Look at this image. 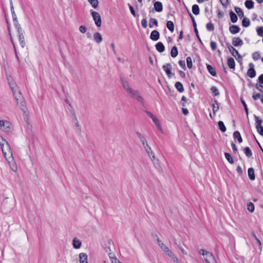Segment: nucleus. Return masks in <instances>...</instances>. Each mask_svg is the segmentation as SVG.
<instances>
[{
	"label": "nucleus",
	"instance_id": "obj_1",
	"mask_svg": "<svg viewBox=\"0 0 263 263\" xmlns=\"http://www.w3.org/2000/svg\"><path fill=\"white\" fill-rule=\"evenodd\" d=\"M1 147L4 156L8 162L10 163L11 161H13V158L12 156V153L11 151L10 146L8 142H7L4 144H2Z\"/></svg>",
	"mask_w": 263,
	"mask_h": 263
},
{
	"label": "nucleus",
	"instance_id": "obj_2",
	"mask_svg": "<svg viewBox=\"0 0 263 263\" xmlns=\"http://www.w3.org/2000/svg\"><path fill=\"white\" fill-rule=\"evenodd\" d=\"M13 93V96H14L17 104L20 105V107L21 109L25 111V103L24 101V98L21 92L18 89L15 90L14 91H12Z\"/></svg>",
	"mask_w": 263,
	"mask_h": 263
},
{
	"label": "nucleus",
	"instance_id": "obj_3",
	"mask_svg": "<svg viewBox=\"0 0 263 263\" xmlns=\"http://www.w3.org/2000/svg\"><path fill=\"white\" fill-rule=\"evenodd\" d=\"M199 254L204 256V260L207 263H217L213 254L204 249H201Z\"/></svg>",
	"mask_w": 263,
	"mask_h": 263
},
{
	"label": "nucleus",
	"instance_id": "obj_4",
	"mask_svg": "<svg viewBox=\"0 0 263 263\" xmlns=\"http://www.w3.org/2000/svg\"><path fill=\"white\" fill-rule=\"evenodd\" d=\"M13 209V206L12 203L7 201V200H4L2 204L1 207V211L3 213L5 214H8Z\"/></svg>",
	"mask_w": 263,
	"mask_h": 263
},
{
	"label": "nucleus",
	"instance_id": "obj_5",
	"mask_svg": "<svg viewBox=\"0 0 263 263\" xmlns=\"http://www.w3.org/2000/svg\"><path fill=\"white\" fill-rule=\"evenodd\" d=\"M129 95L132 98L137 100L141 104H144V99L138 90L133 89Z\"/></svg>",
	"mask_w": 263,
	"mask_h": 263
},
{
	"label": "nucleus",
	"instance_id": "obj_6",
	"mask_svg": "<svg viewBox=\"0 0 263 263\" xmlns=\"http://www.w3.org/2000/svg\"><path fill=\"white\" fill-rule=\"evenodd\" d=\"M254 118L256 123V128L258 133L261 136H263V127L261 126L262 120L255 115H254Z\"/></svg>",
	"mask_w": 263,
	"mask_h": 263
},
{
	"label": "nucleus",
	"instance_id": "obj_7",
	"mask_svg": "<svg viewBox=\"0 0 263 263\" xmlns=\"http://www.w3.org/2000/svg\"><path fill=\"white\" fill-rule=\"evenodd\" d=\"M91 13L96 26L100 27L101 26L102 22L101 16L99 13L95 11H91Z\"/></svg>",
	"mask_w": 263,
	"mask_h": 263
},
{
	"label": "nucleus",
	"instance_id": "obj_8",
	"mask_svg": "<svg viewBox=\"0 0 263 263\" xmlns=\"http://www.w3.org/2000/svg\"><path fill=\"white\" fill-rule=\"evenodd\" d=\"M226 45L229 51L234 57L236 58V55H237L238 58H241V57L238 51L232 45H231L229 43H227Z\"/></svg>",
	"mask_w": 263,
	"mask_h": 263
},
{
	"label": "nucleus",
	"instance_id": "obj_9",
	"mask_svg": "<svg viewBox=\"0 0 263 263\" xmlns=\"http://www.w3.org/2000/svg\"><path fill=\"white\" fill-rule=\"evenodd\" d=\"M172 67V65L170 63H167L165 65H164L162 66L163 69L165 71L167 77L169 78H172L173 77V76L174 75V74L171 71Z\"/></svg>",
	"mask_w": 263,
	"mask_h": 263
},
{
	"label": "nucleus",
	"instance_id": "obj_10",
	"mask_svg": "<svg viewBox=\"0 0 263 263\" xmlns=\"http://www.w3.org/2000/svg\"><path fill=\"white\" fill-rule=\"evenodd\" d=\"M249 69L247 71V75L251 78H253L256 76V72L254 69V65L252 63L249 64Z\"/></svg>",
	"mask_w": 263,
	"mask_h": 263
},
{
	"label": "nucleus",
	"instance_id": "obj_11",
	"mask_svg": "<svg viewBox=\"0 0 263 263\" xmlns=\"http://www.w3.org/2000/svg\"><path fill=\"white\" fill-rule=\"evenodd\" d=\"M243 44L242 40L239 37H234L232 39V45L235 47L241 46Z\"/></svg>",
	"mask_w": 263,
	"mask_h": 263
},
{
	"label": "nucleus",
	"instance_id": "obj_12",
	"mask_svg": "<svg viewBox=\"0 0 263 263\" xmlns=\"http://www.w3.org/2000/svg\"><path fill=\"white\" fill-rule=\"evenodd\" d=\"M17 32L18 33V40L20 43V45L22 48H24L25 46V37L23 34V32L22 30H19Z\"/></svg>",
	"mask_w": 263,
	"mask_h": 263
},
{
	"label": "nucleus",
	"instance_id": "obj_13",
	"mask_svg": "<svg viewBox=\"0 0 263 263\" xmlns=\"http://www.w3.org/2000/svg\"><path fill=\"white\" fill-rule=\"evenodd\" d=\"M121 83L125 90L128 94H129L132 91L133 89L130 87L128 82L121 79Z\"/></svg>",
	"mask_w": 263,
	"mask_h": 263
},
{
	"label": "nucleus",
	"instance_id": "obj_14",
	"mask_svg": "<svg viewBox=\"0 0 263 263\" xmlns=\"http://www.w3.org/2000/svg\"><path fill=\"white\" fill-rule=\"evenodd\" d=\"M147 114L152 119L153 121L155 124L157 128L160 130H161V126L159 123V120L151 112L147 111Z\"/></svg>",
	"mask_w": 263,
	"mask_h": 263
},
{
	"label": "nucleus",
	"instance_id": "obj_15",
	"mask_svg": "<svg viewBox=\"0 0 263 263\" xmlns=\"http://www.w3.org/2000/svg\"><path fill=\"white\" fill-rule=\"evenodd\" d=\"M160 36L159 32L157 30H153L152 31L150 35V39L153 41H157L159 40Z\"/></svg>",
	"mask_w": 263,
	"mask_h": 263
},
{
	"label": "nucleus",
	"instance_id": "obj_16",
	"mask_svg": "<svg viewBox=\"0 0 263 263\" xmlns=\"http://www.w3.org/2000/svg\"><path fill=\"white\" fill-rule=\"evenodd\" d=\"M240 30V27L236 25H233L230 26L229 27V31L233 34L238 33Z\"/></svg>",
	"mask_w": 263,
	"mask_h": 263
},
{
	"label": "nucleus",
	"instance_id": "obj_17",
	"mask_svg": "<svg viewBox=\"0 0 263 263\" xmlns=\"http://www.w3.org/2000/svg\"><path fill=\"white\" fill-rule=\"evenodd\" d=\"M154 9L155 10L158 12H161L163 10V6L161 2L157 1L154 4Z\"/></svg>",
	"mask_w": 263,
	"mask_h": 263
},
{
	"label": "nucleus",
	"instance_id": "obj_18",
	"mask_svg": "<svg viewBox=\"0 0 263 263\" xmlns=\"http://www.w3.org/2000/svg\"><path fill=\"white\" fill-rule=\"evenodd\" d=\"M136 134L137 136L138 137V138L139 139L141 143L142 144L143 146L144 145H145V144L147 143L146 140L145 138L144 137V136H143L140 132H136Z\"/></svg>",
	"mask_w": 263,
	"mask_h": 263
},
{
	"label": "nucleus",
	"instance_id": "obj_19",
	"mask_svg": "<svg viewBox=\"0 0 263 263\" xmlns=\"http://www.w3.org/2000/svg\"><path fill=\"white\" fill-rule=\"evenodd\" d=\"M1 130L5 132H9L11 130V123L7 121H5Z\"/></svg>",
	"mask_w": 263,
	"mask_h": 263
},
{
	"label": "nucleus",
	"instance_id": "obj_20",
	"mask_svg": "<svg viewBox=\"0 0 263 263\" xmlns=\"http://www.w3.org/2000/svg\"><path fill=\"white\" fill-rule=\"evenodd\" d=\"M93 39L96 43L99 44L102 41V37L99 32H96L93 35Z\"/></svg>",
	"mask_w": 263,
	"mask_h": 263
},
{
	"label": "nucleus",
	"instance_id": "obj_21",
	"mask_svg": "<svg viewBox=\"0 0 263 263\" xmlns=\"http://www.w3.org/2000/svg\"><path fill=\"white\" fill-rule=\"evenodd\" d=\"M72 245L74 248L78 249L81 247L82 243L81 241L77 238H74L73 239Z\"/></svg>",
	"mask_w": 263,
	"mask_h": 263
},
{
	"label": "nucleus",
	"instance_id": "obj_22",
	"mask_svg": "<svg viewBox=\"0 0 263 263\" xmlns=\"http://www.w3.org/2000/svg\"><path fill=\"white\" fill-rule=\"evenodd\" d=\"M206 68L209 72L214 77H216L217 74L215 69L210 65H206Z\"/></svg>",
	"mask_w": 263,
	"mask_h": 263
},
{
	"label": "nucleus",
	"instance_id": "obj_23",
	"mask_svg": "<svg viewBox=\"0 0 263 263\" xmlns=\"http://www.w3.org/2000/svg\"><path fill=\"white\" fill-rule=\"evenodd\" d=\"M228 65L231 69H235V63L233 58H229L228 59Z\"/></svg>",
	"mask_w": 263,
	"mask_h": 263
},
{
	"label": "nucleus",
	"instance_id": "obj_24",
	"mask_svg": "<svg viewBox=\"0 0 263 263\" xmlns=\"http://www.w3.org/2000/svg\"><path fill=\"white\" fill-rule=\"evenodd\" d=\"M233 137L234 139H237L238 142L240 143L242 142V139L238 131H235L233 133Z\"/></svg>",
	"mask_w": 263,
	"mask_h": 263
},
{
	"label": "nucleus",
	"instance_id": "obj_25",
	"mask_svg": "<svg viewBox=\"0 0 263 263\" xmlns=\"http://www.w3.org/2000/svg\"><path fill=\"white\" fill-rule=\"evenodd\" d=\"M157 50L159 52H162L165 50V47L161 42H158L155 45Z\"/></svg>",
	"mask_w": 263,
	"mask_h": 263
},
{
	"label": "nucleus",
	"instance_id": "obj_26",
	"mask_svg": "<svg viewBox=\"0 0 263 263\" xmlns=\"http://www.w3.org/2000/svg\"><path fill=\"white\" fill-rule=\"evenodd\" d=\"M248 173L250 179L251 180H254L255 178L254 169L252 167L249 168L248 171Z\"/></svg>",
	"mask_w": 263,
	"mask_h": 263
},
{
	"label": "nucleus",
	"instance_id": "obj_27",
	"mask_svg": "<svg viewBox=\"0 0 263 263\" xmlns=\"http://www.w3.org/2000/svg\"><path fill=\"white\" fill-rule=\"evenodd\" d=\"M80 263L87 261V255L85 253H81L79 254Z\"/></svg>",
	"mask_w": 263,
	"mask_h": 263
},
{
	"label": "nucleus",
	"instance_id": "obj_28",
	"mask_svg": "<svg viewBox=\"0 0 263 263\" xmlns=\"http://www.w3.org/2000/svg\"><path fill=\"white\" fill-rule=\"evenodd\" d=\"M143 148H144L148 156L151 157V154H153V152L152 151L151 147L148 145V143L145 144V145L143 146Z\"/></svg>",
	"mask_w": 263,
	"mask_h": 263
},
{
	"label": "nucleus",
	"instance_id": "obj_29",
	"mask_svg": "<svg viewBox=\"0 0 263 263\" xmlns=\"http://www.w3.org/2000/svg\"><path fill=\"white\" fill-rule=\"evenodd\" d=\"M175 87L179 92H182L184 91V88L181 83L177 82L175 83Z\"/></svg>",
	"mask_w": 263,
	"mask_h": 263
},
{
	"label": "nucleus",
	"instance_id": "obj_30",
	"mask_svg": "<svg viewBox=\"0 0 263 263\" xmlns=\"http://www.w3.org/2000/svg\"><path fill=\"white\" fill-rule=\"evenodd\" d=\"M245 5L248 9H252L254 7V2L252 0H247L245 3Z\"/></svg>",
	"mask_w": 263,
	"mask_h": 263
},
{
	"label": "nucleus",
	"instance_id": "obj_31",
	"mask_svg": "<svg viewBox=\"0 0 263 263\" xmlns=\"http://www.w3.org/2000/svg\"><path fill=\"white\" fill-rule=\"evenodd\" d=\"M230 16L231 21L233 23H235L237 22L238 17L237 15L234 12H233V11H231L230 12Z\"/></svg>",
	"mask_w": 263,
	"mask_h": 263
},
{
	"label": "nucleus",
	"instance_id": "obj_32",
	"mask_svg": "<svg viewBox=\"0 0 263 263\" xmlns=\"http://www.w3.org/2000/svg\"><path fill=\"white\" fill-rule=\"evenodd\" d=\"M154 25L156 26H158V23L157 20L154 18H151L149 20V28H153Z\"/></svg>",
	"mask_w": 263,
	"mask_h": 263
},
{
	"label": "nucleus",
	"instance_id": "obj_33",
	"mask_svg": "<svg viewBox=\"0 0 263 263\" xmlns=\"http://www.w3.org/2000/svg\"><path fill=\"white\" fill-rule=\"evenodd\" d=\"M166 27L168 29L171 31L173 32L174 30V25L172 21H169L166 23Z\"/></svg>",
	"mask_w": 263,
	"mask_h": 263
},
{
	"label": "nucleus",
	"instance_id": "obj_34",
	"mask_svg": "<svg viewBox=\"0 0 263 263\" xmlns=\"http://www.w3.org/2000/svg\"><path fill=\"white\" fill-rule=\"evenodd\" d=\"M178 54L177 48L176 46H174L172 47L171 51V55L172 57L175 58L177 56Z\"/></svg>",
	"mask_w": 263,
	"mask_h": 263
},
{
	"label": "nucleus",
	"instance_id": "obj_35",
	"mask_svg": "<svg viewBox=\"0 0 263 263\" xmlns=\"http://www.w3.org/2000/svg\"><path fill=\"white\" fill-rule=\"evenodd\" d=\"M108 256L110 258L112 263H120L119 260L112 254L111 253L109 252Z\"/></svg>",
	"mask_w": 263,
	"mask_h": 263
},
{
	"label": "nucleus",
	"instance_id": "obj_36",
	"mask_svg": "<svg viewBox=\"0 0 263 263\" xmlns=\"http://www.w3.org/2000/svg\"><path fill=\"white\" fill-rule=\"evenodd\" d=\"M218 125L219 129L222 132H225L226 131V130H227L226 127L224 124V123L222 121H219L218 122Z\"/></svg>",
	"mask_w": 263,
	"mask_h": 263
},
{
	"label": "nucleus",
	"instance_id": "obj_37",
	"mask_svg": "<svg viewBox=\"0 0 263 263\" xmlns=\"http://www.w3.org/2000/svg\"><path fill=\"white\" fill-rule=\"evenodd\" d=\"M250 25V21L249 18L245 17L242 21V25L245 27H248Z\"/></svg>",
	"mask_w": 263,
	"mask_h": 263
},
{
	"label": "nucleus",
	"instance_id": "obj_38",
	"mask_svg": "<svg viewBox=\"0 0 263 263\" xmlns=\"http://www.w3.org/2000/svg\"><path fill=\"white\" fill-rule=\"evenodd\" d=\"M224 156L226 158V159L228 160V161L231 163L233 164L234 163L233 159L231 155L228 153H224Z\"/></svg>",
	"mask_w": 263,
	"mask_h": 263
},
{
	"label": "nucleus",
	"instance_id": "obj_39",
	"mask_svg": "<svg viewBox=\"0 0 263 263\" xmlns=\"http://www.w3.org/2000/svg\"><path fill=\"white\" fill-rule=\"evenodd\" d=\"M235 10L236 13L237 14L238 16L240 18L243 17V15H244L243 12L240 8L236 7L235 8Z\"/></svg>",
	"mask_w": 263,
	"mask_h": 263
},
{
	"label": "nucleus",
	"instance_id": "obj_40",
	"mask_svg": "<svg viewBox=\"0 0 263 263\" xmlns=\"http://www.w3.org/2000/svg\"><path fill=\"white\" fill-rule=\"evenodd\" d=\"M192 12L195 15H198L199 13V8L197 5H194L192 6Z\"/></svg>",
	"mask_w": 263,
	"mask_h": 263
},
{
	"label": "nucleus",
	"instance_id": "obj_41",
	"mask_svg": "<svg viewBox=\"0 0 263 263\" xmlns=\"http://www.w3.org/2000/svg\"><path fill=\"white\" fill-rule=\"evenodd\" d=\"M8 81L12 91H14L15 90H16L17 89V86H16L15 83L13 81H9V79L8 78Z\"/></svg>",
	"mask_w": 263,
	"mask_h": 263
},
{
	"label": "nucleus",
	"instance_id": "obj_42",
	"mask_svg": "<svg viewBox=\"0 0 263 263\" xmlns=\"http://www.w3.org/2000/svg\"><path fill=\"white\" fill-rule=\"evenodd\" d=\"M244 153L248 157H250L252 155V151L249 147L245 148Z\"/></svg>",
	"mask_w": 263,
	"mask_h": 263
},
{
	"label": "nucleus",
	"instance_id": "obj_43",
	"mask_svg": "<svg viewBox=\"0 0 263 263\" xmlns=\"http://www.w3.org/2000/svg\"><path fill=\"white\" fill-rule=\"evenodd\" d=\"M88 1L93 8H96L98 7V4H99V2L98 0H88Z\"/></svg>",
	"mask_w": 263,
	"mask_h": 263
},
{
	"label": "nucleus",
	"instance_id": "obj_44",
	"mask_svg": "<svg viewBox=\"0 0 263 263\" xmlns=\"http://www.w3.org/2000/svg\"><path fill=\"white\" fill-rule=\"evenodd\" d=\"M211 91L214 96H218L219 94L218 89L215 86H212L211 88Z\"/></svg>",
	"mask_w": 263,
	"mask_h": 263
},
{
	"label": "nucleus",
	"instance_id": "obj_45",
	"mask_svg": "<svg viewBox=\"0 0 263 263\" xmlns=\"http://www.w3.org/2000/svg\"><path fill=\"white\" fill-rule=\"evenodd\" d=\"M247 209L249 211L252 213L254 211V205L252 202H249L247 205Z\"/></svg>",
	"mask_w": 263,
	"mask_h": 263
},
{
	"label": "nucleus",
	"instance_id": "obj_46",
	"mask_svg": "<svg viewBox=\"0 0 263 263\" xmlns=\"http://www.w3.org/2000/svg\"><path fill=\"white\" fill-rule=\"evenodd\" d=\"M206 29L209 31H212L214 30V25L211 23H209L206 25Z\"/></svg>",
	"mask_w": 263,
	"mask_h": 263
},
{
	"label": "nucleus",
	"instance_id": "obj_47",
	"mask_svg": "<svg viewBox=\"0 0 263 263\" xmlns=\"http://www.w3.org/2000/svg\"><path fill=\"white\" fill-rule=\"evenodd\" d=\"M186 64H187V67L189 69H191L193 66V64H192V59L191 57H189L186 58Z\"/></svg>",
	"mask_w": 263,
	"mask_h": 263
},
{
	"label": "nucleus",
	"instance_id": "obj_48",
	"mask_svg": "<svg viewBox=\"0 0 263 263\" xmlns=\"http://www.w3.org/2000/svg\"><path fill=\"white\" fill-rule=\"evenodd\" d=\"M13 21L14 23V25L17 29V31H18L19 30H22V28L21 27V25L19 24V23L18 22L17 19L15 20V21Z\"/></svg>",
	"mask_w": 263,
	"mask_h": 263
},
{
	"label": "nucleus",
	"instance_id": "obj_49",
	"mask_svg": "<svg viewBox=\"0 0 263 263\" xmlns=\"http://www.w3.org/2000/svg\"><path fill=\"white\" fill-rule=\"evenodd\" d=\"M260 58V54L258 52H255L252 54V58L254 60L256 61Z\"/></svg>",
	"mask_w": 263,
	"mask_h": 263
},
{
	"label": "nucleus",
	"instance_id": "obj_50",
	"mask_svg": "<svg viewBox=\"0 0 263 263\" xmlns=\"http://www.w3.org/2000/svg\"><path fill=\"white\" fill-rule=\"evenodd\" d=\"M240 101H241V103L242 104L244 108H245V111H246V113L247 114V115L248 116V108L247 107V105L245 102V101H244V100L241 98H240Z\"/></svg>",
	"mask_w": 263,
	"mask_h": 263
},
{
	"label": "nucleus",
	"instance_id": "obj_51",
	"mask_svg": "<svg viewBox=\"0 0 263 263\" xmlns=\"http://www.w3.org/2000/svg\"><path fill=\"white\" fill-rule=\"evenodd\" d=\"M175 244L177 246L179 249L181 250L182 253L184 254H187L186 251L180 246V243H178L176 240H175Z\"/></svg>",
	"mask_w": 263,
	"mask_h": 263
},
{
	"label": "nucleus",
	"instance_id": "obj_52",
	"mask_svg": "<svg viewBox=\"0 0 263 263\" xmlns=\"http://www.w3.org/2000/svg\"><path fill=\"white\" fill-rule=\"evenodd\" d=\"M189 14L191 18V20H192V21L193 23V25L194 27V29L197 28V24H196V23L195 22L194 16L192 15V14L190 12H189Z\"/></svg>",
	"mask_w": 263,
	"mask_h": 263
},
{
	"label": "nucleus",
	"instance_id": "obj_53",
	"mask_svg": "<svg viewBox=\"0 0 263 263\" xmlns=\"http://www.w3.org/2000/svg\"><path fill=\"white\" fill-rule=\"evenodd\" d=\"M159 247L164 252H166L167 250L169 249L168 247L163 243H161Z\"/></svg>",
	"mask_w": 263,
	"mask_h": 263
},
{
	"label": "nucleus",
	"instance_id": "obj_54",
	"mask_svg": "<svg viewBox=\"0 0 263 263\" xmlns=\"http://www.w3.org/2000/svg\"><path fill=\"white\" fill-rule=\"evenodd\" d=\"M257 33L259 36H263V26L260 27L257 29Z\"/></svg>",
	"mask_w": 263,
	"mask_h": 263
},
{
	"label": "nucleus",
	"instance_id": "obj_55",
	"mask_svg": "<svg viewBox=\"0 0 263 263\" xmlns=\"http://www.w3.org/2000/svg\"><path fill=\"white\" fill-rule=\"evenodd\" d=\"M210 46H211V49L213 50H215L216 49V48H217V44L214 41H211V43H210Z\"/></svg>",
	"mask_w": 263,
	"mask_h": 263
},
{
	"label": "nucleus",
	"instance_id": "obj_56",
	"mask_svg": "<svg viewBox=\"0 0 263 263\" xmlns=\"http://www.w3.org/2000/svg\"><path fill=\"white\" fill-rule=\"evenodd\" d=\"M179 64L183 69H186L185 63L184 61L180 60L179 61Z\"/></svg>",
	"mask_w": 263,
	"mask_h": 263
},
{
	"label": "nucleus",
	"instance_id": "obj_57",
	"mask_svg": "<svg viewBox=\"0 0 263 263\" xmlns=\"http://www.w3.org/2000/svg\"><path fill=\"white\" fill-rule=\"evenodd\" d=\"M153 162V163H154L155 166L157 168H158V169L160 168L161 167H160V163H159V160L158 159H156L155 161H154Z\"/></svg>",
	"mask_w": 263,
	"mask_h": 263
},
{
	"label": "nucleus",
	"instance_id": "obj_58",
	"mask_svg": "<svg viewBox=\"0 0 263 263\" xmlns=\"http://www.w3.org/2000/svg\"><path fill=\"white\" fill-rule=\"evenodd\" d=\"M212 108H213V114L215 115V113L218 110L219 107L218 105H215L214 104H212Z\"/></svg>",
	"mask_w": 263,
	"mask_h": 263
},
{
	"label": "nucleus",
	"instance_id": "obj_59",
	"mask_svg": "<svg viewBox=\"0 0 263 263\" xmlns=\"http://www.w3.org/2000/svg\"><path fill=\"white\" fill-rule=\"evenodd\" d=\"M128 5L129 6V8L131 13L133 14V15L135 17L136 15V12H135V11L134 8L130 4H128Z\"/></svg>",
	"mask_w": 263,
	"mask_h": 263
},
{
	"label": "nucleus",
	"instance_id": "obj_60",
	"mask_svg": "<svg viewBox=\"0 0 263 263\" xmlns=\"http://www.w3.org/2000/svg\"><path fill=\"white\" fill-rule=\"evenodd\" d=\"M141 25H142V26L144 28H146L147 26V21L146 19L144 18V19H142V21H141Z\"/></svg>",
	"mask_w": 263,
	"mask_h": 263
},
{
	"label": "nucleus",
	"instance_id": "obj_61",
	"mask_svg": "<svg viewBox=\"0 0 263 263\" xmlns=\"http://www.w3.org/2000/svg\"><path fill=\"white\" fill-rule=\"evenodd\" d=\"M79 30H80V31L81 33H85L86 32L87 29H86L85 26H81L79 27Z\"/></svg>",
	"mask_w": 263,
	"mask_h": 263
},
{
	"label": "nucleus",
	"instance_id": "obj_62",
	"mask_svg": "<svg viewBox=\"0 0 263 263\" xmlns=\"http://www.w3.org/2000/svg\"><path fill=\"white\" fill-rule=\"evenodd\" d=\"M261 97V95L259 93H255L253 94L252 96V98L254 100H257L259 98H260Z\"/></svg>",
	"mask_w": 263,
	"mask_h": 263
},
{
	"label": "nucleus",
	"instance_id": "obj_63",
	"mask_svg": "<svg viewBox=\"0 0 263 263\" xmlns=\"http://www.w3.org/2000/svg\"><path fill=\"white\" fill-rule=\"evenodd\" d=\"M236 171L239 175H240L242 174V170L239 165L237 166Z\"/></svg>",
	"mask_w": 263,
	"mask_h": 263
},
{
	"label": "nucleus",
	"instance_id": "obj_64",
	"mask_svg": "<svg viewBox=\"0 0 263 263\" xmlns=\"http://www.w3.org/2000/svg\"><path fill=\"white\" fill-rule=\"evenodd\" d=\"M258 81L259 82L260 84H263V74H261L258 77Z\"/></svg>",
	"mask_w": 263,
	"mask_h": 263
}]
</instances>
